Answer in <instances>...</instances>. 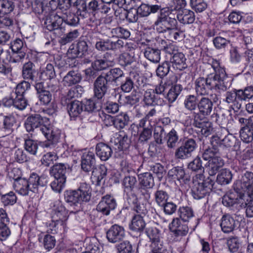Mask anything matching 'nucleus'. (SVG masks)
I'll return each mask as SVG.
<instances>
[{"instance_id": "4468645a", "label": "nucleus", "mask_w": 253, "mask_h": 253, "mask_svg": "<svg viewBox=\"0 0 253 253\" xmlns=\"http://www.w3.org/2000/svg\"><path fill=\"white\" fill-rule=\"evenodd\" d=\"M129 121V117L126 113H121L115 117L107 115L105 119L107 126L113 125L118 129L123 128L128 125Z\"/></svg>"}, {"instance_id": "72a5a7b5", "label": "nucleus", "mask_w": 253, "mask_h": 253, "mask_svg": "<svg viewBox=\"0 0 253 253\" xmlns=\"http://www.w3.org/2000/svg\"><path fill=\"white\" fill-rule=\"evenodd\" d=\"M127 201L130 205L133 206V210L138 214L142 215L147 212V210L143 204L138 203L137 198L133 194L127 195Z\"/></svg>"}, {"instance_id": "c9c22d12", "label": "nucleus", "mask_w": 253, "mask_h": 253, "mask_svg": "<svg viewBox=\"0 0 253 253\" xmlns=\"http://www.w3.org/2000/svg\"><path fill=\"white\" fill-rule=\"evenodd\" d=\"M65 201L70 205H76L83 201L80 193L77 190H67L64 193Z\"/></svg>"}, {"instance_id": "7ed1b4c3", "label": "nucleus", "mask_w": 253, "mask_h": 253, "mask_svg": "<svg viewBox=\"0 0 253 253\" xmlns=\"http://www.w3.org/2000/svg\"><path fill=\"white\" fill-rule=\"evenodd\" d=\"M202 158L208 161L205 168L211 176L214 175L224 164L223 160L220 156L219 150L216 148L206 149L203 153Z\"/></svg>"}, {"instance_id": "603ef678", "label": "nucleus", "mask_w": 253, "mask_h": 253, "mask_svg": "<svg viewBox=\"0 0 253 253\" xmlns=\"http://www.w3.org/2000/svg\"><path fill=\"white\" fill-rule=\"evenodd\" d=\"M178 213L180 219L183 222L189 221V219L194 215L193 210L189 207H180Z\"/></svg>"}, {"instance_id": "bb28decb", "label": "nucleus", "mask_w": 253, "mask_h": 253, "mask_svg": "<svg viewBox=\"0 0 253 253\" xmlns=\"http://www.w3.org/2000/svg\"><path fill=\"white\" fill-rule=\"evenodd\" d=\"M186 60L185 55L182 52H175L170 58V61L173 67L179 70H182L187 68Z\"/></svg>"}, {"instance_id": "aec40b11", "label": "nucleus", "mask_w": 253, "mask_h": 253, "mask_svg": "<svg viewBox=\"0 0 253 253\" xmlns=\"http://www.w3.org/2000/svg\"><path fill=\"white\" fill-rule=\"evenodd\" d=\"M253 185V172L246 171L240 180L237 181L234 185V189L237 193L240 192V190H246Z\"/></svg>"}, {"instance_id": "e2e57ef3", "label": "nucleus", "mask_w": 253, "mask_h": 253, "mask_svg": "<svg viewBox=\"0 0 253 253\" xmlns=\"http://www.w3.org/2000/svg\"><path fill=\"white\" fill-rule=\"evenodd\" d=\"M154 196L156 203L160 207L165 205L169 198L167 192L162 190H157Z\"/></svg>"}, {"instance_id": "864d4df0", "label": "nucleus", "mask_w": 253, "mask_h": 253, "mask_svg": "<svg viewBox=\"0 0 253 253\" xmlns=\"http://www.w3.org/2000/svg\"><path fill=\"white\" fill-rule=\"evenodd\" d=\"M239 99L240 101H248L253 98V85L245 87L243 89H238Z\"/></svg>"}, {"instance_id": "7c9ffc66", "label": "nucleus", "mask_w": 253, "mask_h": 253, "mask_svg": "<svg viewBox=\"0 0 253 253\" xmlns=\"http://www.w3.org/2000/svg\"><path fill=\"white\" fill-rule=\"evenodd\" d=\"M82 78V75L78 71L72 70L64 77L63 82L65 85L70 86L79 83Z\"/></svg>"}, {"instance_id": "ea45409f", "label": "nucleus", "mask_w": 253, "mask_h": 253, "mask_svg": "<svg viewBox=\"0 0 253 253\" xmlns=\"http://www.w3.org/2000/svg\"><path fill=\"white\" fill-rule=\"evenodd\" d=\"M134 49L132 47L129 52H124L121 54L119 58V64L122 66L130 65L134 61Z\"/></svg>"}, {"instance_id": "c85d7f7f", "label": "nucleus", "mask_w": 253, "mask_h": 253, "mask_svg": "<svg viewBox=\"0 0 253 253\" xmlns=\"http://www.w3.org/2000/svg\"><path fill=\"white\" fill-rule=\"evenodd\" d=\"M69 166L67 164L63 163L56 164L53 166L50 169V173L54 178H60L66 180V173Z\"/></svg>"}, {"instance_id": "69168bd1", "label": "nucleus", "mask_w": 253, "mask_h": 253, "mask_svg": "<svg viewBox=\"0 0 253 253\" xmlns=\"http://www.w3.org/2000/svg\"><path fill=\"white\" fill-rule=\"evenodd\" d=\"M149 170L152 171L157 176L160 181L165 174V170L164 167L160 164H150L149 165Z\"/></svg>"}, {"instance_id": "ddd939ff", "label": "nucleus", "mask_w": 253, "mask_h": 253, "mask_svg": "<svg viewBox=\"0 0 253 253\" xmlns=\"http://www.w3.org/2000/svg\"><path fill=\"white\" fill-rule=\"evenodd\" d=\"M19 172L18 169H13L10 172L9 176L15 180L14 185L16 191L23 196L28 195L30 191L32 192V189L28 184L27 179L20 178L19 176L16 178L12 177V174Z\"/></svg>"}, {"instance_id": "9b49d317", "label": "nucleus", "mask_w": 253, "mask_h": 253, "mask_svg": "<svg viewBox=\"0 0 253 253\" xmlns=\"http://www.w3.org/2000/svg\"><path fill=\"white\" fill-rule=\"evenodd\" d=\"M117 206L115 199L110 195L102 197L101 200L97 206L96 210L104 215H109L110 211L114 210Z\"/></svg>"}, {"instance_id": "dca6fc26", "label": "nucleus", "mask_w": 253, "mask_h": 253, "mask_svg": "<svg viewBox=\"0 0 253 253\" xmlns=\"http://www.w3.org/2000/svg\"><path fill=\"white\" fill-rule=\"evenodd\" d=\"M125 236V232L123 227L117 224L112 225L106 232L108 241L112 243L121 241Z\"/></svg>"}, {"instance_id": "3c124183", "label": "nucleus", "mask_w": 253, "mask_h": 253, "mask_svg": "<svg viewBox=\"0 0 253 253\" xmlns=\"http://www.w3.org/2000/svg\"><path fill=\"white\" fill-rule=\"evenodd\" d=\"M183 87L179 84H175L171 87L167 94V98L169 102H174L182 90Z\"/></svg>"}, {"instance_id": "8fccbe9b", "label": "nucleus", "mask_w": 253, "mask_h": 253, "mask_svg": "<svg viewBox=\"0 0 253 253\" xmlns=\"http://www.w3.org/2000/svg\"><path fill=\"white\" fill-rule=\"evenodd\" d=\"M66 224L61 225L60 222L54 221L52 219L51 221L46 223L47 232L51 234H56L61 231L62 229L65 230Z\"/></svg>"}, {"instance_id": "393cba45", "label": "nucleus", "mask_w": 253, "mask_h": 253, "mask_svg": "<svg viewBox=\"0 0 253 253\" xmlns=\"http://www.w3.org/2000/svg\"><path fill=\"white\" fill-rule=\"evenodd\" d=\"M129 141L128 137L124 133L120 134L114 140H111V143L113 148L119 151L126 149L129 146Z\"/></svg>"}, {"instance_id": "423d86ee", "label": "nucleus", "mask_w": 253, "mask_h": 253, "mask_svg": "<svg viewBox=\"0 0 253 253\" xmlns=\"http://www.w3.org/2000/svg\"><path fill=\"white\" fill-rule=\"evenodd\" d=\"M197 147L195 140L193 138L185 139L181 145L175 149L174 157L176 159L180 160L187 159L191 157Z\"/></svg>"}, {"instance_id": "f03ea898", "label": "nucleus", "mask_w": 253, "mask_h": 253, "mask_svg": "<svg viewBox=\"0 0 253 253\" xmlns=\"http://www.w3.org/2000/svg\"><path fill=\"white\" fill-rule=\"evenodd\" d=\"M195 90L198 95L205 96L208 95L210 90L224 92L229 88L210 77L208 75L206 78L199 77L195 82Z\"/></svg>"}, {"instance_id": "a878e982", "label": "nucleus", "mask_w": 253, "mask_h": 253, "mask_svg": "<svg viewBox=\"0 0 253 253\" xmlns=\"http://www.w3.org/2000/svg\"><path fill=\"white\" fill-rule=\"evenodd\" d=\"M198 108L201 114L204 116H209L212 110L213 103L208 97H203L198 102Z\"/></svg>"}, {"instance_id": "4d7b16f0", "label": "nucleus", "mask_w": 253, "mask_h": 253, "mask_svg": "<svg viewBox=\"0 0 253 253\" xmlns=\"http://www.w3.org/2000/svg\"><path fill=\"white\" fill-rule=\"evenodd\" d=\"M14 2L9 0H0V15L6 14L12 12L14 8Z\"/></svg>"}, {"instance_id": "5701e85b", "label": "nucleus", "mask_w": 253, "mask_h": 253, "mask_svg": "<svg viewBox=\"0 0 253 253\" xmlns=\"http://www.w3.org/2000/svg\"><path fill=\"white\" fill-rule=\"evenodd\" d=\"M174 14L176 20L183 24H192L195 19L194 12L186 9L179 10Z\"/></svg>"}, {"instance_id": "4c0bfd02", "label": "nucleus", "mask_w": 253, "mask_h": 253, "mask_svg": "<svg viewBox=\"0 0 253 253\" xmlns=\"http://www.w3.org/2000/svg\"><path fill=\"white\" fill-rule=\"evenodd\" d=\"M34 64L31 61H28L23 64L22 67V75L24 79L34 81V73L35 70L34 68Z\"/></svg>"}, {"instance_id": "13d9d810", "label": "nucleus", "mask_w": 253, "mask_h": 253, "mask_svg": "<svg viewBox=\"0 0 253 253\" xmlns=\"http://www.w3.org/2000/svg\"><path fill=\"white\" fill-rule=\"evenodd\" d=\"M38 147L37 141L31 139H25L24 148L31 155H36Z\"/></svg>"}, {"instance_id": "f704fd0d", "label": "nucleus", "mask_w": 253, "mask_h": 253, "mask_svg": "<svg viewBox=\"0 0 253 253\" xmlns=\"http://www.w3.org/2000/svg\"><path fill=\"white\" fill-rule=\"evenodd\" d=\"M146 223L142 215L135 214L132 218L129 228L134 231L141 232L144 229Z\"/></svg>"}, {"instance_id": "1a4fd4ad", "label": "nucleus", "mask_w": 253, "mask_h": 253, "mask_svg": "<svg viewBox=\"0 0 253 253\" xmlns=\"http://www.w3.org/2000/svg\"><path fill=\"white\" fill-rule=\"evenodd\" d=\"M111 82L105 74L98 76L94 83V96L98 99H102L109 88Z\"/></svg>"}, {"instance_id": "2f4dec72", "label": "nucleus", "mask_w": 253, "mask_h": 253, "mask_svg": "<svg viewBox=\"0 0 253 253\" xmlns=\"http://www.w3.org/2000/svg\"><path fill=\"white\" fill-rule=\"evenodd\" d=\"M91 179L93 182L96 185H99L101 181L105 177L107 174V168L103 165H101L98 167L93 168L92 170Z\"/></svg>"}, {"instance_id": "6e6552de", "label": "nucleus", "mask_w": 253, "mask_h": 253, "mask_svg": "<svg viewBox=\"0 0 253 253\" xmlns=\"http://www.w3.org/2000/svg\"><path fill=\"white\" fill-rule=\"evenodd\" d=\"M44 25L49 31H55V33L59 36L62 35L65 31L62 16L57 14H52L47 17L44 22Z\"/></svg>"}, {"instance_id": "774afa93", "label": "nucleus", "mask_w": 253, "mask_h": 253, "mask_svg": "<svg viewBox=\"0 0 253 253\" xmlns=\"http://www.w3.org/2000/svg\"><path fill=\"white\" fill-rule=\"evenodd\" d=\"M63 22L71 26H75L79 23V18L75 14L70 12L68 14L62 15Z\"/></svg>"}, {"instance_id": "37998d69", "label": "nucleus", "mask_w": 253, "mask_h": 253, "mask_svg": "<svg viewBox=\"0 0 253 253\" xmlns=\"http://www.w3.org/2000/svg\"><path fill=\"white\" fill-rule=\"evenodd\" d=\"M140 186L147 188H152L155 184L154 178L150 172H145L139 176Z\"/></svg>"}, {"instance_id": "412c9836", "label": "nucleus", "mask_w": 253, "mask_h": 253, "mask_svg": "<svg viewBox=\"0 0 253 253\" xmlns=\"http://www.w3.org/2000/svg\"><path fill=\"white\" fill-rule=\"evenodd\" d=\"M95 164V156L91 152H85L83 154L81 161L82 169L85 172L91 171Z\"/></svg>"}, {"instance_id": "bf43d9fd", "label": "nucleus", "mask_w": 253, "mask_h": 253, "mask_svg": "<svg viewBox=\"0 0 253 253\" xmlns=\"http://www.w3.org/2000/svg\"><path fill=\"white\" fill-rule=\"evenodd\" d=\"M77 191L80 193L84 202H87L90 200L91 189L88 184L86 183H82Z\"/></svg>"}, {"instance_id": "6ab92c4d", "label": "nucleus", "mask_w": 253, "mask_h": 253, "mask_svg": "<svg viewBox=\"0 0 253 253\" xmlns=\"http://www.w3.org/2000/svg\"><path fill=\"white\" fill-rule=\"evenodd\" d=\"M238 90L227 91L225 95L224 101L231 104V107L235 112L239 111L242 108L241 101L239 99Z\"/></svg>"}, {"instance_id": "c756f323", "label": "nucleus", "mask_w": 253, "mask_h": 253, "mask_svg": "<svg viewBox=\"0 0 253 253\" xmlns=\"http://www.w3.org/2000/svg\"><path fill=\"white\" fill-rule=\"evenodd\" d=\"M235 220L229 214L224 215L220 224L222 231L225 233L232 232L235 228Z\"/></svg>"}, {"instance_id": "a19ab883", "label": "nucleus", "mask_w": 253, "mask_h": 253, "mask_svg": "<svg viewBox=\"0 0 253 253\" xmlns=\"http://www.w3.org/2000/svg\"><path fill=\"white\" fill-rule=\"evenodd\" d=\"M222 143L226 147H233V150L238 151L240 148V142L233 134L229 133L223 138Z\"/></svg>"}, {"instance_id": "39448f33", "label": "nucleus", "mask_w": 253, "mask_h": 253, "mask_svg": "<svg viewBox=\"0 0 253 253\" xmlns=\"http://www.w3.org/2000/svg\"><path fill=\"white\" fill-rule=\"evenodd\" d=\"M160 14L154 23V27L159 33L165 31L169 27H175L177 21L175 16L172 12L173 9H169V8H162L159 10Z\"/></svg>"}, {"instance_id": "052dcab7", "label": "nucleus", "mask_w": 253, "mask_h": 253, "mask_svg": "<svg viewBox=\"0 0 253 253\" xmlns=\"http://www.w3.org/2000/svg\"><path fill=\"white\" fill-rule=\"evenodd\" d=\"M197 97L194 95H187L184 100V106L190 111L195 110L198 107Z\"/></svg>"}, {"instance_id": "cd10ccee", "label": "nucleus", "mask_w": 253, "mask_h": 253, "mask_svg": "<svg viewBox=\"0 0 253 253\" xmlns=\"http://www.w3.org/2000/svg\"><path fill=\"white\" fill-rule=\"evenodd\" d=\"M161 5L142 3L137 9L141 17H147L151 13L158 12L161 7Z\"/></svg>"}, {"instance_id": "f8f14e48", "label": "nucleus", "mask_w": 253, "mask_h": 253, "mask_svg": "<svg viewBox=\"0 0 253 253\" xmlns=\"http://www.w3.org/2000/svg\"><path fill=\"white\" fill-rule=\"evenodd\" d=\"M68 216V212L61 202L59 201L55 202L52 207L51 218L54 221L60 222L61 225H64L66 224Z\"/></svg>"}, {"instance_id": "5fc2aeb1", "label": "nucleus", "mask_w": 253, "mask_h": 253, "mask_svg": "<svg viewBox=\"0 0 253 253\" xmlns=\"http://www.w3.org/2000/svg\"><path fill=\"white\" fill-rule=\"evenodd\" d=\"M241 139L245 143H249L253 140V130L248 127H241L240 130Z\"/></svg>"}, {"instance_id": "a211bd4d", "label": "nucleus", "mask_w": 253, "mask_h": 253, "mask_svg": "<svg viewBox=\"0 0 253 253\" xmlns=\"http://www.w3.org/2000/svg\"><path fill=\"white\" fill-rule=\"evenodd\" d=\"M134 81L137 82L139 86H141L143 83V78L140 77L136 73L130 72L129 76L126 77L125 81L122 83L121 85L122 90L125 92H129L133 88Z\"/></svg>"}, {"instance_id": "680f3d73", "label": "nucleus", "mask_w": 253, "mask_h": 253, "mask_svg": "<svg viewBox=\"0 0 253 253\" xmlns=\"http://www.w3.org/2000/svg\"><path fill=\"white\" fill-rule=\"evenodd\" d=\"M29 186L31 187L32 192L37 193L38 191V187L40 185V178L36 173H33L30 175L27 180Z\"/></svg>"}, {"instance_id": "9d476101", "label": "nucleus", "mask_w": 253, "mask_h": 253, "mask_svg": "<svg viewBox=\"0 0 253 253\" xmlns=\"http://www.w3.org/2000/svg\"><path fill=\"white\" fill-rule=\"evenodd\" d=\"M67 54L68 56L71 58L86 56L88 54V46L87 42L83 40H80L77 44L71 45Z\"/></svg>"}, {"instance_id": "49530a36", "label": "nucleus", "mask_w": 253, "mask_h": 253, "mask_svg": "<svg viewBox=\"0 0 253 253\" xmlns=\"http://www.w3.org/2000/svg\"><path fill=\"white\" fill-rule=\"evenodd\" d=\"M56 77V74L52 64L48 63L41 72L40 78L42 80H50Z\"/></svg>"}, {"instance_id": "f3484780", "label": "nucleus", "mask_w": 253, "mask_h": 253, "mask_svg": "<svg viewBox=\"0 0 253 253\" xmlns=\"http://www.w3.org/2000/svg\"><path fill=\"white\" fill-rule=\"evenodd\" d=\"M179 218L176 217L173 218L169 224V230L175 237L185 236L188 233V227Z\"/></svg>"}, {"instance_id": "de8ad7c7", "label": "nucleus", "mask_w": 253, "mask_h": 253, "mask_svg": "<svg viewBox=\"0 0 253 253\" xmlns=\"http://www.w3.org/2000/svg\"><path fill=\"white\" fill-rule=\"evenodd\" d=\"M239 195L234 192H229L222 198V204L226 207H230L239 201Z\"/></svg>"}, {"instance_id": "f257e3e1", "label": "nucleus", "mask_w": 253, "mask_h": 253, "mask_svg": "<svg viewBox=\"0 0 253 253\" xmlns=\"http://www.w3.org/2000/svg\"><path fill=\"white\" fill-rule=\"evenodd\" d=\"M42 117L38 114L29 116L25 123V128L27 131H33L35 129L39 130L47 139L44 143L45 147H53L59 139V133L52 127H47L43 125Z\"/></svg>"}, {"instance_id": "09e8293b", "label": "nucleus", "mask_w": 253, "mask_h": 253, "mask_svg": "<svg viewBox=\"0 0 253 253\" xmlns=\"http://www.w3.org/2000/svg\"><path fill=\"white\" fill-rule=\"evenodd\" d=\"M136 183V177L132 175H126L122 180V185L125 191H132Z\"/></svg>"}, {"instance_id": "473e14b6", "label": "nucleus", "mask_w": 253, "mask_h": 253, "mask_svg": "<svg viewBox=\"0 0 253 253\" xmlns=\"http://www.w3.org/2000/svg\"><path fill=\"white\" fill-rule=\"evenodd\" d=\"M164 140L166 141L168 148H175L179 140V136L175 128H172L169 132H166Z\"/></svg>"}, {"instance_id": "0eeeda50", "label": "nucleus", "mask_w": 253, "mask_h": 253, "mask_svg": "<svg viewBox=\"0 0 253 253\" xmlns=\"http://www.w3.org/2000/svg\"><path fill=\"white\" fill-rule=\"evenodd\" d=\"M211 65L214 72L208 75L230 88L232 85V79L228 76L225 69L220 67L219 61L212 59Z\"/></svg>"}, {"instance_id": "b1692460", "label": "nucleus", "mask_w": 253, "mask_h": 253, "mask_svg": "<svg viewBox=\"0 0 253 253\" xmlns=\"http://www.w3.org/2000/svg\"><path fill=\"white\" fill-rule=\"evenodd\" d=\"M111 146L104 143L100 142L96 146V153L97 156L102 161L108 160L112 156L113 151Z\"/></svg>"}, {"instance_id": "79ce46f5", "label": "nucleus", "mask_w": 253, "mask_h": 253, "mask_svg": "<svg viewBox=\"0 0 253 253\" xmlns=\"http://www.w3.org/2000/svg\"><path fill=\"white\" fill-rule=\"evenodd\" d=\"M232 176L230 170L226 169H222L217 175L216 181L221 185H227L231 181Z\"/></svg>"}, {"instance_id": "4be33fe9", "label": "nucleus", "mask_w": 253, "mask_h": 253, "mask_svg": "<svg viewBox=\"0 0 253 253\" xmlns=\"http://www.w3.org/2000/svg\"><path fill=\"white\" fill-rule=\"evenodd\" d=\"M143 101L148 105H162L163 98L156 95L154 89H147L144 92Z\"/></svg>"}, {"instance_id": "338daca9", "label": "nucleus", "mask_w": 253, "mask_h": 253, "mask_svg": "<svg viewBox=\"0 0 253 253\" xmlns=\"http://www.w3.org/2000/svg\"><path fill=\"white\" fill-rule=\"evenodd\" d=\"M150 253L164 252L166 250L162 239L151 241L150 245Z\"/></svg>"}, {"instance_id": "6e6d98bb", "label": "nucleus", "mask_w": 253, "mask_h": 253, "mask_svg": "<svg viewBox=\"0 0 253 253\" xmlns=\"http://www.w3.org/2000/svg\"><path fill=\"white\" fill-rule=\"evenodd\" d=\"M14 107L20 110H24L28 104L24 96L13 93Z\"/></svg>"}, {"instance_id": "e433bc0d", "label": "nucleus", "mask_w": 253, "mask_h": 253, "mask_svg": "<svg viewBox=\"0 0 253 253\" xmlns=\"http://www.w3.org/2000/svg\"><path fill=\"white\" fill-rule=\"evenodd\" d=\"M144 56L151 62L157 63L161 59L160 50L147 46L145 49Z\"/></svg>"}, {"instance_id": "20e7f679", "label": "nucleus", "mask_w": 253, "mask_h": 253, "mask_svg": "<svg viewBox=\"0 0 253 253\" xmlns=\"http://www.w3.org/2000/svg\"><path fill=\"white\" fill-rule=\"evenodd\" d=\"M214 183V181L211 178L205 179L203 174H197L193 179L192 193L193 197L196 199L204 198L211 192Z\"/></svg>"}, {"instance_id": "c03bdc74", "label": "nucleus", "mask_w": 253, "mask_h": 253, "mask_svg": "<svg viewBox=\"0 0 253 253\" xmlns=\"http://www.w3.org/2000/svg\"><path fill=\"white\" fill-rule=\"evenodd\" d=\"M104 74L111 83L113 82L116 83L120 79L125 76L124 72L119 68L111 69Z\"/></svg>"}, {"instance_id": "0e129e2a", "label": "nucleus", "mask_w": 253, "mask_h": 253, "mask_svg": "<svg viewBox=\"0 0 253 253\" xmlns=\"http://www.w3.org/2000/svg\"><path fill=\"white\" fill-rule=\"evenodd\" d=\"M109 66V61L106 59L105 56L102 59H96L91 63V67L98 71L105 70Z\"/></svg>"}, {"instance_id": "2eb2a0df", "label": "nucleus", "mask_w": 253, "mask_h": 253, "mask_svg": "<svg viewBox=\"0 0 253 253\" xmlns=\"http://www.w3.org/2000/svg\"><path fill=\"white\" fill-rule=\"evenodd\" d=\"M193 125L196 127L200 128L202 134L207 137L213 132L212 124L206 119L200 118V115L196 114L194 118Z\"/></svg>"}, {"instance_id": "a18cd8bd", "label": "nucleus", "mask_w": 253, "mask_h": 253, "mask_svg": "<svg viewBox=\"0 0 253 253\" xmlns=\"http://www.w3.org/2000/svg\"><path fill=\"white\" fill-rule=\"evenodd\" d=\"M169 177L172 179H177L180 182H184L185 171L183 169L180 167H175L170 169L168 173Z\"/></svg>"}, {"instance_id": "58836bf2", "label": "nucleus", "mask_w": 253, "mask_h": 253, "mask_svg": "<svg viewBox=\"0 0 253 253\" xmlns=\"http://www.w3.org/2000/svg\"><path fill=\"white\" fill-rule=\"evenodd\" d=\"M83 109L82 103L77 100L71 102L67 106V110L71 118L79 116L82 112Z\"/></svg>"}]
</instances>
